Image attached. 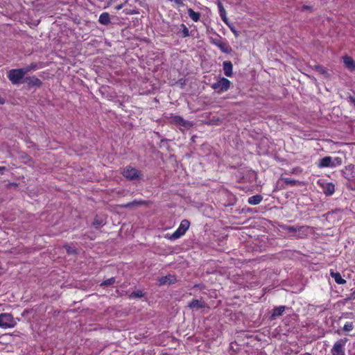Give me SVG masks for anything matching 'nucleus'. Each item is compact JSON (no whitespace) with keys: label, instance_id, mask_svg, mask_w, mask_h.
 Wrapping results in <instances>:
<instances>
[{"label":"nucleus","instance_id":"15","mask_svg":"<svg viewBox=\"0 0 355 355\" xmlns=\"http://www.w3.org/2000/svg\"><path fill=\"white\" fill-rule=\"evenodd\" d=\"M217 6H218V12H219V15L222 19V20L227 24L228 25V19L227 17V12L226 10H225L222 3L220 1H218V3H217Z\"/></svg>","mask_w":355,"mask_h":355},{"label":"nucleus","instance_id":"40","mask_svg":"<svg viewBox=\"0 0 355 355\" xmlns=\"http://www.w3.org/2000/svg\"><path fill=\"white\" fill-rule=\"evenodd\" d=\"M123 7V3H121V4H119V5L116 6L115 7V8H116V10H121Z\"/></svg>","mask_w":355,"mask_h":355},{"label":"nucleus","instance_id":"37","mask_svg":"<svg viewBox=\"0 0 355 355\" xmlns=\"http://www.w3.org/2000/svg\"><path fill=\"white\" fill-rule=\"evenodd\" d=\"M283 228L284 229H286V230H289L290 232H295V231H296V229H295L294 227H288V226H286V225H284Z\"/></svg>","mask_w":355,"mask_h":355},{"label":"nucleus","instance_id":"29","mask_svg":"<svg viewBox=\"0 0 355 355\" xmlns=\"http://www.w3.org/2000/svg\"><path fill=\"white\" fill-rule=\"evenodd\" d=\"M223 40V39L220 36L218 35L217 37L211 38V44L218 47V44L221 42Z\"/></svg>","mask_w":355,"mask_h":355},{"label":"nucleus","instance_id":"1","mask_svg":"<svg viewBox=\"0 0 355 355\" xmlns=\"http://www.w3.org/2000/svg\"><path fill=\"white\" fill-rule=\"evenodd\" d=\"M121 174L129 180H138L142 177L141 171L137 170L136 168L132 167L131 166H125L123 169Z\"/></svg>","mask_w":355,"mask_h":355},{"label":"nucleus","instance_id":"6","mask_svg":"<svg viewBox=\"0 0 355 355\" xmlns=\"http://www.w3.org/2000/svg\"><path fill=\"white\" fill-rule=\"evenodd\" d=\"M347 343V339H340L336 342L331 349L332 355H345V345Z\"/></svg>","mask_w":355,"mask_h":355},{"label":"nucleus","instance_id":"17","mask_svg":"<svg viewBox=\"0 0 355 355\" xmlns=\"http://www.w3.org/2000/svg\"><path fill=\"white\" fill-rule=\"evenodd\" d=\"M98 22L103 25L107 26L110 24V16L107 12L101 13L98 18Z\"/></svg>","mask_w":355,"mask_h":355},{"label":"nucleus","instance_id":"23","mask_svg":"<svg viewBox=\"0 0 355 355\" xmlns=\"http://www.w3.org/2000/svg\"><path fill=\"white\" fill-rule=\"evenodd\" d=\"M40 68V66L37 63L33 62V63L27 65L26 67L21 68V69L24 72V74L26 75V73H28L32 71H35Z\"/></svg>","mask_w":355,"mask_h":355},{"label":"nucleus","instance_id":"31","mask_svg":"<svg viewBox=\"0 0 355 355\" xmlns=\"http://www.w3.org/2000/svg\"><path fill=\"white\" fill-rule=\"evenodd\" d=\"M123 12L125 15H137L139 14V11L136 9H125Z\"/></svg>","mask_w":355,"mask_h":355},{"label":"nucleus","instance_id":"38","mask_svg":"<svg viewBox=\"0 0 355 355\" xmlns=\"http://www.w3.org/2000/svg\"><path fill=\"white\" fill-rule=\"evenodd\" d=\"M349 101L355 105V96H350L349 97Z\"/></svg>","mask_w":355,"mask_h":355},{"label":"nucleus","instance_id":"7","mask_svg":"<svg viewBox=\"0 0 355 355\" xmlns=\"http://www.w3.org/2000/svg\"><path fill=\"white\" fill-rule=\"evenodd\" d=\"M168 119L170 120L171 123L175 125L183 127H190L191 125L189 121L184 120L182 116L175 114H171Z\"/></svg>","mask_w":355,"mask_h":355},{"label":"nucleus","instance_id":"27","mask_svg":"<svg viewBox=\"0 0 355 355\" xmlns=\"http://www.w3.org/2000/svg\"><path fill=\"white\" fill-rule=\"evenodd\" d=\"M180 27L182 28V37H187L189 36V31L188 28L186 26L185 24H181Z\"/></svg>","mask_w":355,"mask_h":355},{"label":"nucleus","instance_id":"32","mask_svg":"<svg viewBox=\"0 0 355 355\" xmlns=\"http://www.w3.org/2000/svg\"><path fill=\"white\" fill-rule=\"evenodd\" d=\"M341 318H343L354 319L355 320V317H354V314L352 313H350V312L343 313L342 314Z\"/></svg>","mask_w":355,"mask_h":355},{"label":"nucleus","instance_id":"21","mask_svg":"<svg viewBox=\"0 0 355 355\" xmlns=\"http://www.w3.org/2000/svg\"><path fill=\"white\" fill-rule=\"evenodd\" d=\"M286 309L285 306H279L278 307L275 308L272 310V313L271 315L272 319H275L277 317L281 316L284 312Z\"/></svg>","mask_w":355,"mask_h":355},{"label":"nucleus","instance_id":"34","mask_svg":"<svg viewBox=\"0 0 355 355\" xmlns=\"http://www.w3.org/2000/svg\"><path fill=\"white\" fill-rule=\"evenodd\" d=\"M315 69H316V70L318 71H319L321 73H326L325 69L322 66H321V65H316L315 66Z\"/></svg>","mask_w":355,"mask_h":355},{"label":"nucleus","instance_id":"14","mask_svg":"<svg viewBox=\"0 0 355 355\" xmlns=\"http://www.w3.org/2000/svg\"><path fill=\"white\" fill-rule=\"evenodd\" d=\"M188 306L191 309H200L205 308L206 304L204 302L198 300H193L191 302L189 303Z\"/></svg>","mask_w":355,"mask_h":355},{"label":"nucleus","instance_id":"42","mask_svg":"<svg viewBox=\"0 0 355 355\" xmlns=\"http://www.w3.org/2000/svg\"><path fill=\"white\" fill-rule=\"evenodd\" d=\"M228 26L230 28L231 31L234 33V35H237L236 31L234 29H233V28H232L229 24H228Z\"/></svg>","mask_w":355,"mask_h":355},{"label":"nucleus","instance_id":"2","mask_svg":"<svg viewBox=\"0 0 355 355\" xmlns=\"http://www.w3.org/2000/svg\"><path fill=\"white\" fill-rule=\"evenodd\" d=\"M24 76L25 74L21 68L10 69L7 74L8 80L13 85H18L20 83L21 80L24 78Z\"/></svg>","mask_w":355,"mask_h":355},{"label":"nucleus","instance_id":"41","mask_svg":"<svg viewBox=\"0 0 355 355\" xmlns=\"http://www.w3.org/2000/svg\"><path fill=\"white\" fill-rule=\"evenodd\" d=\"M5 103V99L0 96V104L3 105Z\"/></svg>","mask_w":355,"mask_h":355},{"label":"nucleus","instance_id":"24","mask_svg":"<svg viewBox=\"0 0 355 355\" xmlns=\"http://www.w3.org/2000/svg\"><path fill=\"white\" fill-rule=\"evenodd\" d=\"M263 200L262 196L257 194L248 198V202L252 205H259Z\"/></svg>","mask_w":355,"mask_h":355},{"label":"nucleus","instance_id":"8","mask_svg":"<svg viewBox=\"0 0 355 355\" xmlns=\"http://www.w3.org/2000/svg\"><path fill=\"white\" fill-rule=\"evenodd\" d=\"M343 211L340 209H336L332 211H329L326 214L327 220L329 221L332 220L333 222L339 221L343 219Z\"/></svg>","mask_w":355,"mask_h":355},{"label":"nucleus","instance_id":"9","mask_svg":"<svg viewBox=\"0 0 355 355\" xmlns=\"http://www.w3.org/2000/svg\"><path fill=\"white\" fill-rule=\"evenodd\" d=\"M24 82L26 83L29 87H40L42 85V80L35 76L25 77Z\"/></svg>","mask_w":355,"mask_h":355},{"label":"nucleus","instance_id":"19","mask_svg":"<svg viewBox=\"0 0 355 355\" xmlns=\"http://www.w3.org/2000/svg\"><path fill=\"white\" fill-rule=\"evenodd\" d=\"M148 205V202L143 200H135L132 202H128L125 205H122L123 207L125 208H131L134 206H138V205Z\"/></svg>","mask_w":355,"mask_h":355},{"label":"nucleus","instance_id":"30","mask_svg":"<svg viewBox=\"0 0 355 355\" xmlns=\"http://www.w3.org/2000/svg\"><path fill=\"white\" fill-rule=\"evenodd\" d=\"M143 296V293L141 291H133L130 295L131 298H138Z\"/></svg>","mask_w":355,"mask_h":355},{"label":"nucleus","instance_id":"10","mask_svg":"<svg viewBox=\"0 0 355 355\" xmlns=\"http://www.w3.org/2000/svg\"><path fill=\"white\" fill-rule=\"evenodd\" d=\"M322 191L326 196H331L335 191V185L332 182L320 183Z\"/></svg>","mask_w":355,"mask_h":355},{"label":"nucleus","instance_id":"22","mask_svg":"<svg viewBox=\"0 0 355 355\" xmlns=\"http://www.w3.org/2000/svg\"><path fill=\"white\" fill-rule=\"evenodd\" d=\"M330 275L338 284H345L346 283V280L341 277L339 272L331 271Z\"/></svg>","mask_w":355,"mask_h":355},{"label":"nucleus","instance_id":"28","mask_svg":"<svg viewBox=\"0 0 355 355\" xmlns=\"http://www.w3.org/2000/svg\"><path fill=\"white\" fill-rule=\"evenodd\" d=\"M115 282V279L114 277L109 278L105 281H103L101 286H107L113 284Z\"/></svg>","mask_w":355,"mask_h":355},{"label":"nucleus","instance_id":"43","mask_svg":"<svg viewBox=\"0 0 355 355\" xmlns=\"http://www.w3.org/2000/svg\"><path fill=\"white\" fill-rule=\"evenodd\" d=\"M6 168L5 166H0V173L3 171H5Z\"/></svg>","mask_w":355,"mask_h":355},{"label":"nucleus","instance_id":"16","mask_svg":"<svg viewBox=\"0 0 355 355\" xmlns=\"http://www.w3.org/2000/svg\"><path fill=\"white\" fill-rule=\"evenodd\" d=\"M218 48L225 53H230L232 51L231 46L229 45L227 41L223 40L221 42L218 44Z\"/></svg>","mask_w":355,"mask_h":355},{"label":"nucleus","instance_id":"36","mask_svg":"<svg viewBox=\"0 0 355 355\" xmlns=\"http://www.w3.org/2000/svg\"><path fill=\"white\" fill-rule=\"evenodd\" d=\"M169 1L175 3L178 6H184L182 0H169Z\"/></svg>","mask_w":355,"mask_h":355},{"label":"nucleus","instance_id":"12","mask_svg":"<svg viewBox=\"0 0 355 355\" xmlns=\"http://www.w3.org/2000/svg\"><path fill=\"white\" fill-rule=\"evenodd\" d=\"M224 74L227 77L233 76V64L231 61H225L223 63Z\"/></svg>","mask_w":355,"mask_h":355},{"label":"nucleus","instance_id":"4","mask_svg":"<svg viewBox=\"0 0 355 355\" xmlns=\"http://www.w3.org/2000/svg\"><path fill=\"white\" fill-rule=\"evenodd\" d=\"M231 85V82L226 78H220L218 81L214 83L211 87L218 93L227 91Z\"/></svg>","mask_w":355,"mask_h":355},{"label":"nucleus","instance_id":"20","mask_svg":"<svg viewBox=\"0 0 355 355\" xmlns=\"http://www.w3.org/2000/svg\"><path fill=\"white\" fill-rule=\"evenodd\" d=\"M187 13L189 17L194 21L198 22L200 19V13L194 11L192 8H189L187 9Z\"/></svg>","mask_w":355,"mask_h":355},{"label":"nucleus","instance_id":"13","mask_svg":"<svg viewBox=\"0 0 355 355\" xmlns=\"http://www.w3.org/2000/svg\"><path fill=\"white\" fill-rule=\"evenodd\" d=\"M318 167L320 168H326V167H333L334 166V164L332 162V159L329 156L324 157L320 159Z\"/></svg>","mask_w":355,"mask_h":355},{"label":"nucleus","instance_id":"44","mask_svg":"<svg viewBox=\"0 0 355 355\" xmlns=\"http://www.w3.org/2000/svg\"><path fill=\"white\" fill-rule=\"evenodd\" d=\"M182 222L184 223V222H189V221L187 220H186V219H184V220H182Z\"/></svg>","mask_w":355,"mask_h":355},{"label":"nucleus","instance_id":"33","mask_svg":"<svg viewBox=\"0 0 355 355\" xmlns=\"http://www.w3.org/2000/svg\"><path fill=\"white\" fill-rule=\"evenodd\" d=\"M64 248L69 254H73L76 253V250L69 245H64Z\"/></svg>","mask_w":355,"mask_h":355},{"label":"nucleus","instance_id":"39","mask_svg":"<svg viewBox=\"0 0 355 355\" xmlns=\"http://www.w3.org/2000/svg\"><path fill=\"white\" fill-rule=\"evenodd\" d=\"M352 175L353 180L355 181V165L353 166V169L352 171Z\"/></svg>","mask_w":355,"mask_h":355},{"label":"nucleus","instance_id":"35","mask_svg":"<svg viewBox=\"0 0 355 355\" xmlns=\"http://www.w3.org/2000/svg\"><path fill=\"white\" fill-rule=\"evenodd\" d=\"M303 10H308L309 12H313V7L307 5H304L302 8Z\"/></svg>","mask_w":355,"mask_h":355},{"label":"nucleus","instance_id":"11","mask_svg":"<svg viewBox=\"0 0 355 355\" xmlns=\"http://www.w3.org/2000/svg\"><path fill=\"white\" fill-rule=\"evenodd\" d=\"M158 282L159 285L173 284L177 282V279L174 275H168L160 277Z\"/></svg>","mask_w":355,"mask_h":355},{"label":"nucleus","instance_id":"18","mask_svg":"<svg viewBox=\"0 0 355 355\" xmlns=\"http://www.w3.org/2000/svg\"><path fill=\"white\" fill-rule=\"evenodd\" d=\"M343 60L347 68L352 69H355V61L353 60L352 57L345 55L343 57Z\"/></svg>","mask_w":355,"mask_h":355},{"label":"nucleus","instance_id":"5","mask_svg":"<svg viewBox=\"0 0 355 355\" xmlns=\"http://www.w3.org/2000/svg\"><path fill=\"white\" fill-rule=\"evenodd\" d=\"M190 223H180L179 227L172 234H167L166 238L171 241H175L182 236L189 227Z\"/></svg>","mask_w":355,"mask_h":355},{"label":"nucleus","instance_id":"25","mask_svg":"<svg viewBox=\"0 0 355 355\" xmlns=\"http://www.w3.org/2000/svg\"><path fill=\"white\" fill-rule=\"evenodd\" d=\"M355 327V320L354 321H348L346 322L343 327V330L346 332H349L354 329Z\"/></svg>","mask_w":355,"mask_h":355},{"label":"nucleus","instance_id":"26","mask_svg":"<svg viewBox=\"0 0 355 355\" xmlns=\"http://www.w3.org/2000/svg\"><path fill=\"white\" fill-rule=\"evenodd\" d=\"M282 180L286 184H290L291 186H296L300 184V182L295 180H292L288 178H282Z\"/></svg>","mask_w":355,"mask_h":355},{"label":"nucleus","instance_id":"3","mask_svg":"<svg viewBox=\"0 0 355 355\" xmlns=\"http://www.w3.org/2000/svg\"><path fill=\"white\" fill-rule=\"evenodd\" d=\"M13 316L10 313L0 314V327L3 329L12 328L16 325Z\"/></svg>","mask_w":355,"mask_h":355}]
</instances>
